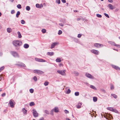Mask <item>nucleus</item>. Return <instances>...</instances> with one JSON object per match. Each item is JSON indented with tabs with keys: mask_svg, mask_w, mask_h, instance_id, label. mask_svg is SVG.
Wrapping results in <instances>:
<instances>
[{
	"mask_svg": "<svg viewBox=\"0 0 120 120\" xmlns=\"http://www.w3.org/2000/svg\"><path fill=\"white\" fill-rule=\"evenodd\" d=\"M13 44L15 46H19L22 44L21 41L19 40H14L13 42Z\"/></svg>",
	"mask_w": 120,
	"mask_h": 120,
	"instance_id": "1",
	"label": "nucleus"
},
{
	"mask_svg": "<svg viewBox=\"0 0 120 120\" xmlns=\"http://www.w3.org/2000/svg\"><path fill=\"white\" fill-rule=\"evenodd\" d=\"M66 70H64L63 71L61 70H58L57 71V72L62 75L65 76L66 75L65 72Z\"/></svg>",
	"mask_w": 120,
	"mask_h": 120,
	"instance_id": "2",
	"label": "nucleus"
},
{
	"mask_svg": "<svg viewBox=\"0 0 120 120\" xmlns=\"http://www.w3.org/2000/svg\"><path fill=\"white\" fill-rule=\"evenodd\" d=\"M91 52L96 55H98L99 54V52L98 50H96L94 49H92L91 50Z\"/></svg>",
	"mask_w": 120,
	"mask_h": 120,
	"instance_id": "3",
	"label": "nucleus"
},
{
	"mask_svg": "<svg viewBox=\"0 0 120 120\" xmlns=\"http://www.w3.org/2000/svg\"><path fill=\"white\" fill-rule=\"evenodd\" d=\"M33 72L38 74H41L43 73V72L40 70H34Z\"/></svg>",
	"mask_w": 120,
	"mask_h": 120,
	"instance_id": "4",
	"label": "nucleus"
},
{
	"mask_svg": "<svg viewBox=\"0 0 120 120\" xmlns=\"http://www.w3.org/2000/svg\"><path fill=\"white\" fill-rule=\"evenodd\" d=\"M33 114L34 116L35 117H38V114L36 110L35 109H34L33 110Z\"/></svg>",
	"mask_w": 120,
	"mask_h": 120,
	"instance_id": "5",
	"label": "nucleus"
},
{
	"mask_svg": "<svg viewBox=\"0 0 120 120\" xmlns=\"http://www.w3.org/2000/svg\"><path fill=\"white\" fill-rule=\"evenodd\" d=\"M85 76L88 78L90 79H94V77L93 76L88 73H86L85 74Z\"/></svg>",
	"mask_w": 120,
	"mask_h": 120,
	"instance_id": "6",
	"label": "nucleus"
},
{
	"mask_svg": "<svg viewBox=\"0 0 120 120\" xmlns=\"http://www.w3.org/2000/svg\"><path fill=\"white\" fill-rule=\"evenodd\" d=\"M11 54L13 55V56L15 57H18L19 55L17 52L14 51H12L11 52Z\"/></svg>",
	"mask_w": 120,
	"mask_h": 120,
	"instance_id": "7",
	"label": "nucleus"
},
{
	"mask_svg": "<svg viewBox=\"0 0 120 120\" xmlns=\"http://www.w3.org/2000/svg\"><path fill=\"white\" fill-rule=\"evenodd\" d=\"M35 60L36 61L39 62H46V60H44L40 58H35Z\"/></svg>",
	"mask_w": 120,
	"mask_h": 120,
	"instance_id": "8",
	"label": "nucleus"
},
{
	"mask_svg": "<svg viewBox=\"0 0 120 120\" xmlns=\"http://www.w3.org/2000/svg\"><path fill=\"white\" fill-rule=\"evenodd\" d=\"M107 109L111 111L115 112L116 113H117L118 111L116 109H113L112 107H108L107 108Z\"/></svg>",
	"mask_w": 120,
	"mask_h": 120,
	"instance_id": "9",
	"label": "nucleus"
},
{
	"mask_svg": "<svg viewBox=\"0 0 120 120\" xmlns=\"http://www.w3.org/2000/svg\"><path fill=\"white\" fill-rule=\"evenodd\" d=\"M94 46L95 47L98 48H99L100 47H102L103 46V45L97 43H95L94 44Z\"/></svg>",
	"mask_w": 120,
	"mask_h": 120,
	"instance_id": "10",
	"label": "nucleus"
},
{
	"mask_svg": "<svg viewBox=\"0 0 120 120\" xmlns=\"http://www.w3.org/2000/svg\"><path fill=\"white\" fill-rule=\"evenodd\" d=\"M13 100H11L9 101V104H10L11 107V108H13L14 106V104L13 102Z\"/></svg>",
	"mask_w": 120,
	"mask_h": 120,
	"instance_id": "11",
	"label": "nucleus"
},
{
	"mask_svg": "<svg viewBox=\"0 0 120 120\" xmlns=\"http://www.w3.org/2000/svg\"><path fill=\"white\" fill-rule=\"evenodd\" d=\"M58 43L57 42H54L52 43L51 45V49H52L54 48L56 45H58Z\"/></svg>",
	"mask_w": 120,
	"mask_h": 120,
	"instance_id": "12",
	"label": "nucleus"
},
{
	"mask_svg": "<svg viewBox=\"0 0 120 120\" xmlns=\"http://www.w3.org/2000/svg\"><path fill=\"white\" fill-rule=\"evenodd\" d=\"M108 7L110 10H112L115 8L114 6H113L111 4H109L108 5Z\"/></svg>",
	"mask_w": 120,
	"mask_h": 120,
	"instance_id": "13",
	"label": "nucleus"
},
{
	"mask_svg": "<svg viewBox=\"0 0 120 120\" xmlns=\"http://www.w3.org/2000/svg\"><path fill=\"white\" fill-rule=\"evenodd\" d=\"M36 6L37 8H41L43 7V5L42 4H36Z\"/></svg>",
	"mask_w": 120,
	"mask_h": 120,
	"instance_id": "14",
	"label": "nucleus"
},
{
	"mask_svg": "<svg viewBox=\"0 0 120 120\" xmlns=\"http://www.w3.org/2000/svg\"><path fill=\"white\" fill-rule=\"evenodd\" d=\"M15 65H18L23 67H26V65H25L22 63H21L20 64H16Z\"/></svg>",
	"mask_w": 120,
	"mask_h": 120,
	"instance_id": "15",
	"label": "nucleus"
},
{
	"mask_svg": "<svg viewBox=\"0 0 120 120\" xmlns=\"http://www.w3.org/2000/svg\"><path fill=\"white\" fill-rule=\"evenodd\" d=\"M54 112H58L59 111V109L57 107H55L54 109H53Z\"/></svg>",
	"mask_w": 120,
	"mask_h": 120,
	"instance_id": "16",
	"label": "nucleus"
},
{
	"mask_svg": "<svg viewBox=\"0 0 120 120\" xmlns=\"http://www.w3.org/2000/svg\"><path fill=\"white\" fill-rule=\"evenodd\" d=\"M82 104L80 103H78L76 105V108L78 109H79L81 108Z\"/></svg>",
	"mask_w": 120,
	"mask_h": 120,
	"instance_id": "17",
	"label": "nucleus"
},
{
	"mask_svg": "<svg viewBox=\"0 0 120 120\" xmlns=\"http://www.w3.org/2000/svg\"><path fill=\"white\" fill-rule=\"evenodd\" d=\"M61 58L59 57L57 58L55 60L57 62H60L61 61Z\"/></svg>",
	"mask_w": 120,
	"mask_h": 120,
	"instance_id": "18",
	"label": "nucleus"
},
{
	"mask_svg": "<svg viewBox=\"0 0 120 120\" xmlns=\"http://www.w3.org/2000/svg\"><path fill=\"white\" fill-rule=\"evenodd\" d=\"M112 66L113 68H114V69H115L116 70H120V69L119 68L116 66L114 65H112Z\"/></svg>",
	"mask_w": 120,
	"mask_h": 120,
	"instance_id": "19",
	"label": "nucleus"
},
{
	"mask_svg": "<svg viewBox=\"0 0 120 120\" xmlns=\"http://www.w3.org/2000/svg\"><path fill=\"white\" fill-rule=\"evenodd\" d=\"M23 47L25 49H27L29 47V45L27 44H25L24 45Z\"/></svg>",
	"mask_w": 120,
	"mask_h": 120,
	"instance_id": "20",
	"label": "nucleus"
},
{
	"mask_svg": "<svg viewBox=\"0 0 120 120\" xmlns=\"http://www.w3.org/2000/svg\"><path fill=\"white\" fill-rule=\"evenodd\" d=\"M73 73L75 75L78 76L79 75V73L78 72L76 71H74L73 72Z\"/></svg>",
	"mask_w": 120,
	"mask_h": 120,
	"instance_id": "21",
	"label": "nucleus"
},
{
	"mask_svg": "<svg viewBox=\"0 0 120 120\" xmlns=\"http://www.w3.org/2000/svg\"><path fill=\"white\" fill-rule=\"evenodd\" d=\"M54 52H48L47 53V54L48 55H49L50 56H52L54 55Z\"/></svg>",
	"mask_w": 120,
	"mask_h": 120,
	"instance_id": "22",
	"label": "nucleus"
},
{
	"mask_svg": "<svg viewBox=\"0 0 120 120\" xmlns=\"http://www.w3.org/2000/svg\"><path fill=\"white\" fill-rule=\"evenodd\" d=\"M7 30V32L9 33L11 32L12 31V29L10 28H8Z\"/></svg>",
	"mask_w": 120,
	"mask_h": 120,
	"instance_id": "23",
	"label": "nucleus"
},
{
	"mask_svg": "<svg viewBox=\"0 0 120 120\" xmlns=\"http://www.w3.org/2000/svg\"><path fill=\"white\" fill-rule=\"evenodd\" d=\"M108 42L110 44L112 45H115V43H114L113 42L111 41H108Z\"/></svg>",
	"mask_w": 120,
	"mask_h": 120,
	"instance_id": "24",
	"label": "nucleus"
},
{
	"mask_svg": "<svg viewBox=\"0 0 120 120\" xmlns=\"http://www.w3.org/2000/svg\"><path fill=\"white\" fill-rule=\"evenodd\" d=\"M20 11H17V13L16 15V17L18 18L19 17V15L20 14Z\"/></svg>",
	"mask_w": 120,
	"mask_h": 120,
	"instance_id": "25",
	"label": "nucleus"
},
{
	"mask_svg": "<svg viewBox=\"0 0 120 120\" xmlns=\"http://www.w3.org/2000/svg\"><path fill=\"white\" fill-rule=\"evenodd\" d=\"M22 111L24 114H26L27 112V111L24 108H23L22 109Z\"/></svg>",
	"mask_w": 120,
	"mask_h": 120,
	"instance_id": "26",
	"label": "nucleus"
},
{
	"mask_svg": "<svg viewBox=\"0 0 120 120\" xmlns=\"http://www.w3.org/2000/svg\"><path fill=\"white\" fill-rule=\"evenodd\" d=\"M17 34L18 35V37L19 38H21L22 37V35L19 32H17Z\"/></svg>",
	"mask_w": 120,
	"mask_h": 120,
	"instance_id": "27",
	"label": "nucleus"
},
{
	"mask_svg": "<svg viewBox=\"0 0 120 120\" xmlns=\"http://www.w3.org/2000/svg\"><path fill=\"white\" fill-rule=\"evenodd\" d=\"M111 95L112 96L115 98H116L117 97V95L113 94H111Z\"/></svg>",
	"mask_w": 120,
	"mask_h": 120,
	"instance_id": "28",
	"label": "nucleus"
},
{
	"mask_svg": "<svg viewBox=\"0 0 120 120\" xmlns=\"http://www.w3.org/2000/svg\"><path fill=\"white\" fill-rule=\"evenodd\" d=\"M97 98L96 97H94L93 98V101L94 102H95L97 101Z\"/></svg>",
	"mask_w": 120,
	"mask_h": 120,
	"instance_id": "29",
	"label": "nucleus"
},
{
	"mask_svg": "<svg viewBox=\"0 0 120 120\" xmlns=\"http://www.w3.org/2000/svg\"><path fill=\"white\" fill-rule=\"evenodd\" d=\"M90 87L93 89H94V90H96V88H95V87L94 86H93V85H91L90 86Z\"/></svg>",
	"mask_w": 120,
	"mask_h": 120,
	"instance_id": "30",
	"label": "nucleus"
},
{
	"mask_svg": "<svg viewBox=\"0 0 120 120\" xmlns=\"http://www.w3.org/2000/svg\"><path fill=\"white\" fill-rule=\"evenodd\" d=\"M30 8L29 6H27L26 7V9L28 11H29L30 10Z\"/></svg>",
	"mask_w": 120,
	"mask_h": 120,
	"instance_id": "31",
	"label": "nucleus"
},
{
	"mask_svg": "<svg viewBox=\"0 0 120 120\" xmlns=\"http://www.w3.org/2000/svg\"><path fill=\"white\" fill-rule=\"evenodd\" d=\"M54 111L53 109L51 110L50 113V114L52 115H54Z\"/></svg>",
	"mask_w": 120,
	"mask_h": 120,
	"instance_id": "32",
	"label": "nucleus"
},
{
	"mask_svg": "<svg viewBox=\"0 0 120 120\" xmlns=\"http://www.w3.org/2000/svg\"><path fill=\"white\" fill-rule=\"evenodd\" d=\"M35 105V104L34 102H31L30 104V106H32Z\"/></svg>",
	"mask_w": 120,
	"mask_h": 120,
	"instance_id": "33",
	"label": "nucleus"
},
{
	"mask_svg": "<svg viewBox=\"0 0 120 120\" xmlns=\"http://www.w3.org/2000/svg\"><path fill=\"white\" fill-rule=\"evenodd\" d=\"M75 96H78L79 95V93L78 92H76L75 93Z\"/></svg>",
	"mask_w": 120,
	"mask_h": 120,
	"instance_id": "34",
	"label": "nucleus"
},
{
	"mask_svg": "<svg viewBox=\"0 0 120 120\" xmlns=\"http://www.w3.org/2000/svg\"><path fill=\"white\" fill-rule=\"evenodd\" d=\"M17 7L19 9H21L22 8L21 5L20 4H18L17 6Z\"/></svg>",
	"mask_w": 120,
	"mask_h": 120,
	"instance_id": "35",
	"label": "nucleus"
},
{
	"mask_svg": "<svg viewBox=\"0 0 120 120\" xmlns=\"http://www.w3.org/2000/svg\"><path fill=\"white\" fill-rule=\"evenodd\" d=\"M49 82L47 81H46L44 83V85L45 86H47L48 85Z\"/></svg>",
	"mask_w": 120,
	"mask_h": 120,
	"instance_id": "36",
	"label": "nucleus"
},
{
	"mask_svg": "<svg viewBox=\"0 0 120 120\" xmlns=\"http://www.w3.org/2000/svg\"><path fill=\"white\" fill-rule=\"evenodd\" d=\"M71 92V90L69 89H68L66 93L68 94H69Z\"/></svg>",
	"mask_w": 120,
	"mask_h": 120,
	"instance_id": "37",
	"label": "nucleus"
},
{
	"mask_svg": "<svg viewBox=\"0 0 120 120\" xmlns=\"http://www.w3.org/2000/svg\"><path fill=\"white\" fill-rule=\"evenodd\" d=\"M114 88L113 86L111 84L110 85V89L111 90H113L114 89Z\"/></svg>",
	"mask_w": 120,
	"mask_h": 120,
	"instance_id": "38",
	"label": "nucleus"
},
{
	"mask_svg": "<svg viewBox=\"0 0 120 120\" xmlns=\"http://www.w3.org/2000/svg\"><path fill=\"white\" fill-rule=\"evenodd\" d=\"M62 33V31L60 30L58 31V34L59 35H60Z\"/></svg>",
	"mask_w": 120,
	"mask_h": 120,
	"instance_id": "39",
	"label": "nucleus"
},
{
	"mask_svg": "<svg viewBox=\"0 0 120 120\" xmlns=\"http://www.w3.org/2000/svg\"><path fill=\"white\" fill-rule=\"evenodd\" d=\"M34 90L32 89H31L30 90V92L31 93H32L34 92Z\"/></svg>",
	"mask_w": 120,
	"mask_h": 120,
	"instance_id": "40",
	"label": "nucleus"
},
{
	"mask_svg": "<svg viewBox=\"0 0 120 120\" xmlns=\"http://www.w3.org/2000/svg\"><path fill=\"white\" fill-rule=\"evenodd\" d=\"M25 21L23 20H22L21 21V23L22 24H24L25 23Z\"/></svg>",
	"mask_w": 120,
	"mask_h": 120,
	"instance_id": "41",
	"label": "nucleus"
},
{
	"mask_svg": "<svg viewBox=\"0 0 120 120\" xmlns=\"http://www.w3.org/2000/svg\"><path fill=\"white\" fill-rule=\"evenodd\" d=\"M104 15L106 17H107L108 18H109V16L108 14H107L106 13H104Z\"/></svg>",
	"mask_w": 120,
	"mask_h": 120,
	"instance_id": "42",
	"label": "nucleus"
},
{
	"mask_svg": "<svg viewBox=\"0 0 120 120\" xmlns=\"http://www.w3.org/2000/svg\"><path fill=\"white\" fill-rule=\"evenodd\" d=\"M42 32L43 33H45L46 32V30L45 29H43L42 30Z\"/></svg>",
	"mask_w": 120,
	"mask_h": 120,
	"instance_id": "43",
	"label": "nucleus"
},
{
	"mask_svg": "<svg viewBox=\"0 0 120 120\" xmlns=\"http://www.w3.org/2000/svg\"><path fill=\"white\" fill-rule=\"evenodd\" d=\"M96 16L97 17L99 18H101L102 17V16L101 15L98 14L96 15Z\"/></svg>",
	"mask_w": 120,
	"mask_h": 120,
	"instance_id": "44",
	"label": "nucleus"
},
{
	"mask_svg": "<svg viewBox=\"0 0 120 120\" xmlns=\"http://www.w3.org/2000/svg\"><path fill=\"white\" fill-rule=\"evenodd\" d=\"M45 112L46 114H49V111L47 110H45L44 111Z\"/></svg>",
	"mask_w": 120,
	"mask_h": 120,
	"instance_id": "45",
	"label": "nucleus"
},
{
	"mask_svg": "<svg viewBox=\"0 0 120 120\" xmlns=\"http://www.w3.org/2000/svg\"><path fill=\"white\" fill-rule=\"evenodd\" d=\"M33 79L35 81H37V78L36 76H34V77Z\"/></svg>",
	"mask_w": 120,
	"mask_h": 120,
	"instance_id": "46",
	"label": "nucleus"
},
{
	"mask_svg": "<svg viewBox=\"0 0 120 120\" xmlns=\"http://www.w3.org/2000/svg\"><path fill=\"white\" fill-rule=\"evenodd\" d=\"M56 2L58 4H60V0H57L56 1Z\"/></svg>",
	"mask_w": 120,
	"mask_h": 120,
	"instance_id": "47",
	"label": "nucleus"
},
{
	"mask_svg": "<svg viewBox=\"0 0 120 120\" xmlns=\"http://www.w3.org/2000/svg\"><path fill=\"white\" fill-rule=\"evenodd\" d=\"M11 13L12 14H14L15 13V11L14 10H12L11 11Z\"/></svg>",
	"mask_w": 120,
	"mask_h": 120,
	"instance_id": "48",
	"label": "nucleus"
},
{
	"mask_svg": "<svg viewBox=\"0 0 120 120\" xmlns=\"http://www.w3.org/2000/svg\"><path fill=\"white\" fill-rule=\"evenodd\" d=\"M64 112H65L66 113H68L69 112V111L66 110H65L64 111Z\"/></svg>",
	"mask_w": 120,
	"mask_h": 120,
	"instance_id": "49",
	"label": "nucleus"
},
{
	"mask_svg": "<svg viewBox=\"0 0 120 120\" xmlns=\"http://www.w3.org/2000/svg\"><path fill=\"white\" fill-rule=\"evenodd\" d=\"M59 65L60 67H61V66H63V65L62 63H60L59 64Z\"/></svg>",
	"mask_w": 120,
	"mask_h": 120,
	"instance_id": "50",
	"label": "nucleus"
},
{
	"mask_svg": "<svg viewBox=\"0 0 120 120\" xmlns=\"http://www.w3.org/2000/svg\"><path fill=\"white\" fill-rule=\"evenodd\" d=\"M115 46L116 47H118V48H120V45H116L115 44Z\"/></svg>",
	"mask_w": 120,
	"mask_h": 120,
	"instance_id": "51",
	"label": "nucleus"
},
{
	"mask_svg": "<svg viewBox=\"0 0 120 120\" xmlns=\"http://www.w3.org/2000/svg\"><path fill=\"white\" fill-rule=\"evenodd\" d=\"M82 36V35L80 34H78V35L77 37L78 38H80Z\"/></svg>",
	"mask_w": 120,
	"mask_h": 120,
	"instance_id": "52",
	"label": "nucleus"
},
{
	"mask_svg": "<svg viewBox=\"0 0 120 120\" xmlns=\"http://www.w3.org/2000/svg\"><path fill=\"white\" fill-rule=\"evenodd\" d=\"M6 95V94L5 93H4L2 95H1V96L3 97H4V96H5Z\"/></svg>",
	"mask_w": 120,
	"mask_h": 120,
	"instance_id": "53",
	"label": "nucleus"
},
{
	"mask_svg": "<svg viewBox=\"0 0 120 120\" xmlns=\"http://www.w3.org/2000/svg\"><path fill=\"white\" fill-rule=\"evenodd\" d=\"M4 68V66H2L0 68L1 70L2 71Z\"/></svg>",
	"mask_w": 120,
	"mask_h": 120,
	"instance_id": "54",
	"label": "nucleus"
},
{
	"mask_svg": "<svg viewBox=\"0 0 120 120\" xmlns=\"http://www.w3.org/2000/svg\"><path fill=\"white\" fill-rule=\"evenodd\" d=\"M62 2L64 3L66 2V0H61Z\"/></svg>",
	"mask_w": 120,
	"mask_h": 120,
	"instance_id": "55",
	"label": "nucleus"
},
{
	"mask_svg": "<svg viewBox=\"0 0 120 120\" xmlns=\"http://www.w3.org/2000/svg\"><path fill=\"white\" fill-rule=\"evenodd\" d=\"M82 19V18H78L77 19V20L78 21Z\"/></svg>",
	"mask_w": 120,
	"mask_h": 120,
	"instance_id": "56",
	"label": "nucleus"
},
{
	"mask_svg": "<svg viewBox=\"0 0 120 120\" xmlns=\"http://www.w3.org/2000/svg\"><path fill=\"white\" fill-rule=\"evenodd\" d=\"M44 118L43 117H41L40 118L39 120H44Z\"/></svg>",
	"mask_w": 120,
	"mask_h": 120,
	"instance_id": "57",
	"label": "nucleus"
},
{
	"mask_svg": "<svg viewBox=\"0 0 120 120\" xmlns=\"http://www.w3.org/2000/svg\"><path fill=\"white\" fill-rule=\"evenodd\" d=\"M59 25H60V26H63V24H62V23H59Z\"/></svg>",
	"mask_w": 120,
	"mask_h": 120,
	"instance_id": "58",
	"label": "nucleus"
},
{
	"mask_svg": "<svg viewBox=\"0 0 120 120\" xmlns=\"http://www.w3.org/2000/svg\"><path fill=\"white\" fill-rule=\"evenodd\" d=\"M108 1L110 3H112L113 2V0H108Z\"/></svg>",
	"mask_w": 120,
	"mask_h": 120,
	"instance_id": "59",
	"label": "nucleus"
},
{
	"mask_svg": "<svg viewBox=\"0 0 120 120\" xmlns=\"http://www.w3.org/2000/svg\"><path fill=\"white\" fill-rule=\"evenodd\" d=\"M10 1L12 2H13L14 0H10Z\"/></svg>",
	"mask_w": 120,
	"mask_h": 120,
	"instance_id": "60",
	"label": "nucleus"
},
{
	"mask_svg": "<svg viewBox=\"0 0 120 120\" xmlns=\"http://www.w3.org/2000/svg\"><path fill=\"white\" fill-rule=\"evenodd\" d=\"M66 120H70L68 118H66Z\"/></svg>",
	"mask_w": 120,
	"mask_h": 120,
	"instance_id": "61",
	"label": "nucleus"
},
{
	"mask_svg": "<svg viewBox=\"0 0 120 120\" xmlns=\"http://www.w3.org/2000/svg\"><path fill=\"white\" fill-rule=\"evenodd\" d=\"M74 12H77V10H74Z\"/></svg>",
	"mask_w": 120,
	"mask_h": 120,
	"instance_id": "62",
	"label": "nucleus"
},
{
	"mask_svg": "<svg viewBox=\"0 0 120 120\" xmlns=\"http://www.w3.org/2000/svg\"><path fill=\"white\" fill-rule=\"evenodd\" d=\"M2 53H0V55L1 56L2 55Z\"/></svg>",
	"mask_w": 120,
	"mask_h": 120,
	"instance_id": "63",
	"label": "nucleus"
},
{
	"mask_svg": "<svg viewBox=\"0 0 120 120\" xmlns=\"http://www.w3.org/2000/svg\"><path fill=\"white\" fill-rule=\"evenodd\" d=\"M1 15L2 14L0 12V16H1Z\"/></svg>",
	"mask_w": 120,
	"mask_h": 120,
	"instance_id": "64",
	"label": "nucleus"
}]
</instances>
